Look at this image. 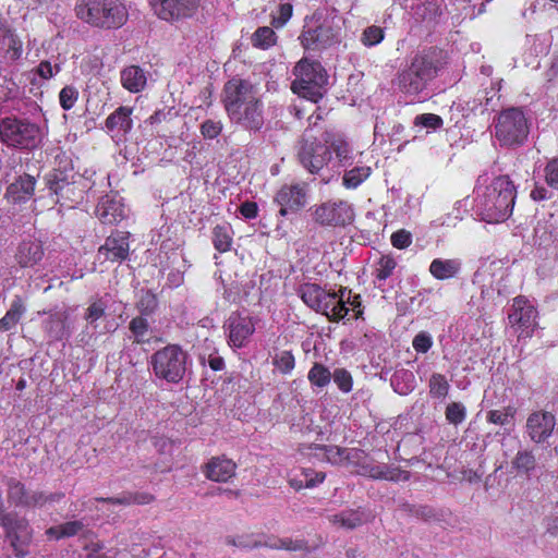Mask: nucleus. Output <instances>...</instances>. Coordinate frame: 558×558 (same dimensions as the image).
I'll use <instances>...</instances> for the list:
<instances>
[{"label": "nucleus", "mask_w": 558, "mask_h": 558, "mask_svg": "<svg viewBox=\"0 0 558 558\" xmlns=\"http://www.w3.org/2000/svg\"><path fill=\"white\" fill-rule=\"evenodd\" d=\"M441 65L440 50L436 48L424 50L416 54L411 63L398 74L399 89L409 95H418L437 76Z\"/></svg>", "instance_id": "f257e3e1"}, {"label": "nucleus", "mask_w": 558, "mask_h": 558, "mask_svg": "<svg viewBox=\"0 0 558 558\" xmlns=\"http://www.w3.org/2000/svg\"><path fill=\"white\" fill-rule=\"evenodd\" d=\"M515 187L508 177L496 178L482 196L477 198L476 208L482 219L489 222L505 221L513 210Z\"/></svg>", "instance_id": "f03ea898"}, {"label": "nucleus", "mask_w": 558, "mask_h": 558, "mask_svg": "<svg viewBox=\"0 0 558 558\" xmlns=\"http://www.w3.org/2000/svg\"><path fill=\"white\" fill-rule=\"evenodd\" d=\"M75 15L90 26L112 29L128 20V11L119 0H77Z\"/></svg>", "instance_id": "7ed1b4c3"}, {"label": "nucleus", "mask_w": 558, "mask_h": 558, "mask_svg": "<svg viewBox=\"0 0 558 558\" xmlns=\"http://www.w3.org/2000/svg\"><path fill=\"white\" fill-rule=\"evenodd\" d=\"M494 129L499 145L507 148L522 146L530 133L527 118L515 107L502 110L495 120Z\"/></svg>", "instance_id": "20e7f679"}, {"label": "nucleus", "mask_w": 558, "mask_h": 558, "mask_svg": "<svg viewBox=\"0 0 558 558\" xmlns=\"http://www.w3.org/2000/svg\"><path fill=\"white\" fill-rule=\"evenodd\" d=\"M292 90L299 96L317 102L325 94L327 73L319 62L303 59L294 68Z\"/></svg>", "instance_id": "39448f33"}, {"label": "nucleus", "mask_w": 558, "mask_h": 558, "mask_svg": "<svg viewBox=\"0 0 558 558\" xmlns=\"http://www.w3.org/2000/svg\"><path fill=\"white\" fill-rule=\"evenodd\" d=\"M154 374L168 383H179L186 372L187 353L178 344H168L151 355Z\"/></svg>", "instance_id": "423d86ee"}, {"label": "nucleus", "mask_w": 558, "mask_h": 558, "mask_svg": "<svg viewBox=\"0 0 558 558\" xmlns=\"http://www.w3.org/2000/svg\"><path fill=\"white\" fill-rule=\"evenodd\" d=\"M331 133L325 132L323 140H318L311 132L305 131L298 146V159L311 173H318L331 159L328 146Z\"/></svg>", "instance_id": "0eeeda50"}, {"label": "nucleus", "mask_w": 558, "mask_h": 558, "mask_svg": "<svg viewBox=\"0 0 558 558\" xmlns=\"http://www.w3.org/2000/svg\"><path fill=\"white\" fill-rule=\"evenodd\" d=\"M317 24H306L300 35L301 45L307 50H322L340 43L341 26L336 16L316 20Z\"/></svg>", "instance_id": "6e6552de"}, {"label": "nucleus", "mask_w": 558, "mask_h": 558, "mask_svg": "<svg viewBox=\"0 0 558 558\" xmlns=\"http://www.w3.org/2000/svg\"><path fill=\"white\" fill-rule=\"evenodd\" d=\"M0 136L8 146L32 149L41 140L37 124L16 118H4L0 122Z\"/></svg>", "instance_id": "1a4fd4ad"}, {"label": "nucleus", "mask_w": 558, "mask_h": 558, "mask_svg": "<svg viewBox=\"0 0 558 558\" xmlns=\"http://www.w3.org/2000/svg\"><path fill=\"white\" fill-rule=\"evenodd\" d=\"M313 219L323 227H345L354 220V209L342 199H330L313 208Z\"/></svg>", "instance_id": "9d476101"}, {"label": "nucleus", "mask_w": 558, "mask_h": 558, "mask_svg": "<svg viewBox=\"0 0 558 558\" xmlns=\"http://www.w3.org/2000/svg\"><path fill=\"white\" fill-rule=\"evenodd\" d=\"M0 524L10 539L15 555L24 557L27 555V547L33 539V530L28 521L14 512L0 514Z\"/></svg>", "instance_id": "9b49d317"}, {"label": "nucleus", "mask_w": 558, "mask_h": 558, "mask_svg": "<svg viewBox=\"0 0 558 558\" xmlns=\"http://www.w3.org/2000/svg\"><path fill=\"white\" fill-rule=\"evenodd\" d=\"M258 97L257 88L252 83L241 78H232L225 85L222 102L228 114L244 105H250Z\"/></svg>", "instance_id": "f8f14e48"}, {"label": "nucleus", "mask_w": 558, "mask_h": 558, "mask_svg": "<svg viewBox=\"0 0 558 558\" xmlns=\"http://www.w3.org/2000/svg\"><path fill=\"white\" fill-rule=\"evenodd\" d=\"M223 329L231 348H243L255 331L253 319L240 312H232L223 324Z\"/></svg>", "instance_id": "ddd939ff"}, {"label": "nucleus", "mask_w": 558, "mask_h": 558, "mask_svg": "<svg viewBox=\"0 0 558 558\" xmlns=\"http://www.w3.org/2000/svg\"><path fill=\"white\" fill-rule=\"evenodd\" d=\"M201 0H151V7L161 20L180 21L194 15Z\"/></svg>", "instance_id": "4468645a"}, {"label": "nucleus", "mask_w": 558, "mask_h": 558, "mask_svg": "<svg viewBox=\"0 0 558 558\" xmlns=\"http://www.w3.org/2000/svg\"><path fill=\"white\" fill-rule=\"evenodd\" d=\"M275 202L280 206L281 216L300 210L307 203L306 185L300 183L282 185L275 196Z\"/></svg>", "instance_id": "2eb2a0df"}, {"label": "nucleus", "mask_w": 558, "mask_h": 558, "mask_svg": "<svg viewBox=\"0 0 558 558\" xmlns=\"http://www.w3.org/2000/svg\"><path fill=\"white\" fill-rule=\"evenodd\" d=\"M555 426L556 418L553 413L535 411L527 416L525 430L533 442L543 444L553 435Z\"/></svg>", "instance_id": "dca6fc26"}, {"label": "nucleus", "mask_w": 558, "mask_h": 558, "mask_svg": "<svg viewBox=\"0 0 558 558\" xmlns=\"http://www.w3.org/2000/svg\"><path fill=\"white\" fill-rule=\"evenodd\" d=\"M129 238L130 233L126 231L112 232L98 248V258L112 263L125 260L130 253Z\"/></svg>", "instance_id": "f3484780"}, {"label": "nucleus", "mask_w": 558, "mask_h": 558, "mask_svg": "<svg viewBox=\"0 0 558 558\" xmlns=\"http://www.w3.org/2000/svg\"><path fill=\"white\" fill-rule=\"evenodd\" d=\"M230 120L246 130L257 132L264 125L263 102L260 97L254 99L250 105L228 113Z\"/></svg>", "instance_id": "a211bd4d"}, {"label": "nucleus", "mask_w": 558, "mask_h": 558, "mask_svg": "<svg viewBox=\"0 0 558 558\" xmlns=\"http://www.w3.org/2000/svg\"><path fill=\"white\" fill-rule=\"evenodd\" d=\"M48 315L43 322V329L50 341H61L71 336V313L68 308L59 311H44Z\"/></svg>", "instance_id": "6ab92c4d"}, {"label": "nucleus", "mask_w": 558, "mask_h": 558, "mask_svg": "<svg viewBox=\"0 0 558 558\" xmlns=\"http://www.w3.org/2000/svg\"><path fill=\"white\" fill-rule=\"evenodd\" d=\"M202 471L205 477L213 482L227 483L235 476L236 463L226 456L213 457L204 464Z\"/></svg>", "instance_id": "aec40b11"}, {"label": "nucleus", "mask_w": 558, "mask_h": 558, "mask_svg": "<svg viewBox=\"0 0 558 558\" xmlns=\"http://www.w3.org/2000/svg\"><path fill=\"white\" fill-rule=\"evenodd\" d=\"M536 310L524 296H517L513 300L511 313L508 319L512 325H519L525 329H531L536 326Z\"/></svg>", "instance_id": "412c9836"}, {"label": "nucleus", "mask_w": 558, "mask_h": 558, "mask_svg": "<svg viewBox=\"0 0 558 558\" xmlns=\"http://www.w3.org/2000/svg\"><path fill=\"white\" fill-rule=\"evenodd\" d=\"M36 179L33 175L24 173L19 175L14 182L9 184L5 197L9 203L21 204L29 201L35 192Z\"/></svg>", "instance_id": "4be33fe9"}, {"label": "nucleus", "mask_w": 558, "mask_h": 558, "mask_svg": "<svg viewBox=\"0 0 558 558\" xmlns=\"http://www.w3.org/2000/svg\"><path fill=\"white\" fill-rule=\"evenodd\" d=\"M46 185L57 196V203L61 206H71L75 201V180H64L58 177H45Z\"/></svg>", "instance_id": "5701e85b"}, {"label": "nucleus", "mask_w": 558, "mask_h": 558, "mask_svg": "<svg viewBox=\"0 0 558 558\" xmlns=\"http://www.w3.org/2000/svg\"><path fill=\"white\" fill-rule=\"evenodd\" d=\"M43 256L44 250L40 242L29 240L19 245L15 259L21 267H33L43 259Z\"/></svg>", "instance_id": "b1692460"}, {"label": "nucleus", "mask_w": 558, "mask_h": 558, "mask_svg": "<svg viewBox=\"0 0 558 558\" xmlns=\"http://www.w3.org/2000/svg\"><path fill=\"white\" fill-rule=\"evenodd\" d=\"M133 108L128 106H120L117 108L105 121L106 128L121 134H128L133 128L132 120Z\"/></svg>", "instance_id": "393cba45"}, {"label": "nucleus", "mask_w": 558, "mask_h": 558, "mask_svg": "<svg viewBox=\"0 0 558 558\" xmlns=\"http://www.w3.org/2000/svg\"><path fill=\"white\" fill-rule=\"evenodd\" d=\"M96 215L106 225H114L124 217L122 205L108 197L98 204Z\"/></svg>", "instance_id": "a878e982"}, {"label": "nucleus", "mask_w": 558, "mask_h": 558, "mask_svg": "<svg viewBox=\"0 0 558 558\" xmlns=\"http://www.w3.org/2000/svg\"><path fill=\"white\" fill-rule=\"evenodd\" d=\"M147 82L146 74L138 65H130L121 71V83L131 93L141 92Z\"/></svg>", "instance_id": "bb28decb"}, {"label": "nucleus", "mask_w": 558, "mask_h": 558, "mask_svg": "<svg viewBox=\"0 0 558 558\" xmlns=\"http://www.w3.org/2000/svg\"><path fill=\"white\" fill-rule=\"evenodd\" d=\"M345 291L347 289H341L339 291L340 294L337 292H330L331 300L325 301L326 311H320V313L325 315L329 320L339 322L348 315L349 308L345 306L344 300Z\"/></svg>", "instance_id": "cd10ccee"}, {"label": "nucleus", "mask_w": 558, "mask_h": 558, "mask_svg": "<svg viewBox=\"0 0 558 558\" xmlns=\"http://www.w3.org/2000/svg\"><path fill=\"white\" fill-rule=\"evenodd\" d=\"M461 263L458 259L436 258L429 265V272L438 280H447L457 276Z\"/></svg>", "instance_id": "c85d7f7f"}, {"label": "nucleus", "mask_w": 558, "mask_h": 558, "mask_svg": "<svg viewBox=\"0 0 558 558\" xmlns=\"http://www.w3.org/2000/svg\"><path fill=\"white\" fill-rule=\"evenodd\" d=\"M86 524L83 520L68 521L59 525L50 526L46 530L49 538L59 541L78 535L84 531Z\"/></svg>", "instance_id": "c756f323"}, {"label": "nucleus", "mask_w": 558, "mask_h": 558, "mask_svg": "<svg viewBox=\"0 0 558 558\" xmlns=\"http://www.w3.org/2000/svg\"><path fill=\"white\" fill-rule=\"evenodd\" d=\"M444 7V0H425L414 8V13L427 23H437L442 15Z\"/></svg>", "instance_id": "7c9ffc66"}, {"label": "nucleus", "mask_w": 558, "mask_h": 558, "mask_svg": "<svg viewBox=\"0 0 558 558\" xmlns=\"http://www.w3.org/2000/svg\"><path fill=\"white\" fill-rule=\"evenodd\" d=\"M7 498L11 505L15 507L27 506L32 490H28L22 482L13 477L7 481Z\"/></svg>", "instance_id": "2f4dec72"}, {"label": "nucleus", "mask_w": 558, "mask_h": 558, "mask_svg": "<svg viewBox=\"0 0 558 558\" xmlns=\"http://www.w3.org/2000/svg\"><path fill=\"white\" fill-rule=\"evenodd\" d=\"M329 521L341 527L353 530L367 521V517L361 510H345L329 517Z\"/></svg>", "instance_id": "473e14b6"}, {"label": "nucleus", "mask_w": 558, "mask_h": 558, "mask_svg": "<svg viewBox=\"0 0 558 558\" xmlns=\"http://www.w3.org/2000/svg\"><path fill=\"white\" fill-rule=\"evenodd\" d=\"M265 547H269L272 549H286V550H290V551H304V553L311 551L307 541L292 539L290 537L276 538V537L269 536L265 541Z\"/></svg>", "instance_id": "72a5a7b5"}, {"label": "nucleus", "mask_w": 558, "mask_h": 558, "mask_svg": "<svg viewBox=\"0 0 558 558\" xmlns=\"http://www.w3.org/2000/svg\"><path fill=\"white\" fill-rule=\"evenodd\" d=\"M24 313H25V307H24L21 299L14 300L12 302L9 311L0 319V331H9L13 327H15L16 324L22 318Z\"/></svg>", "instance_id": "f704fd0d"}, {"label": "nucleus", "mask_w": 558, "mask_h": 558, "mask_svg": "<svg viewBox=\"0 0 558 558\" xmlns=\"http://www.w3.org/2000/svg\"><path fill=\"white\" fill-rule=\"evenodd\" d=\"M511 464H512V468L518 473L530 474L536 468V458L532 450H529V449L519 450L515 453Z\"/></svg>", "instance_id": "c9c22d12"}, {"label": "nucleus", "mask_w": 558, "mask_h": 558, "mask_svg": "<svg viewBox=\"0 0 558 558\" xmlns=\"http://www.w3.org/2000/svg\"><path fill=\"white\" fill-rule=\"evenodd\" d=\"M129 329L134 338V343L144 344L149 342V324L145 316L140 315L132 318V320L129 324Z\"/></svg>", "instance_id": "e433bc0d"}, {"label": "nucleus", "mask_w": 558, "mask_h": 558, "mask_svg": "<svg viewBox=\"0 0 558 558\" xmlns=\"http://www.w3.org/2000/svg\"><path fill=\"white\" fill-rule=\"evenodd\" d=\"M320 450L325 451L326 459L333 463H341L344 460L356 458L359 451L356 449L340 448L337 446H322Z\"/></svg>", "instance_id": "4c0bfd02"}, {"label": "nucleus", "mask_w": 558, "mask_h": 558, "mask_svg": "<svg viewBox=\"0 0 558 558\" xmlns=\"http://www.w3.org/2000/svg\"><path fill=\"white\" fill-rule=\"evenodd\" d=\"M107 310V302L101 299L97 298L94 299L88 307L86 308V312L84 314V319L86 320L88 326H92L94 329L97 328V320L100 319L106 315Z\"/></svg>", "instance_id": "58836bf2"}, {"label": "nucleus", "mask_w": 558, "mask_h": 558, "mask_svg": "<svg viewBox=\"0 0 558 558\" xmlns=\"http://www.w3.org/2000/svg\"><path fill=\"white\" fill-rule=\"evenodd\" d=\"M371 168L369 167H355L349 171H345L343 175V185L347 189H355L362 182H364L369 175H371Z\"/></svg>", "instance_id": "ea45409f"}, {"label": "nucleus", "mask_w": 558, "mask_h": 558, "mask_svg": "<svg viewBox=\"0 0 558 558\" xmlns=\"http://www.w3.org/2000/svg\"><path fill=\"white\" fill-rule=\"evenodd\" d=\"M213 243L217 251L225 253L230 250L232 238L228 226H216L213 230Z\"/></svg>", "instance_id": "a19ab883"}, {"label": "nucleus", "mask_w": 558, "mask_h": 558, "mask_svg": "<svg viewBox=\"0 0 558 558\" xmlns=\"http://www.w3.org/2000/svg\"><path fill=\"white\" fill-rule=\"evenodd\" d=\"M276 33L271 27H258L252 36V43L255 47L267 49L276 43Z\"/></svg>", "instance_id": "79ce46f5"}, {"label": "nucleus", "mask_w": 558, "mask_h": 558, "mask_svg": "<svg viewBox=\"0 0 558 558\" xmlns=\"http://www.w3.org/2000/svg\"><path fill=\"white\" fill-rule=\"evenodd\" d=\"M158 306V300L156 294L151 290H142L140 300L136 303V307L141 315H151Z\"/></svg>", "instance_id": "37998d69"}, {"label": "nucleus", "mask_w": 558, "mask_h": 558, "mask_svg": "<svg viewBox=\"0 0 558 558\" xmlns=\"http://www.w3.org/2000/svg\"><path fill=\"white\" fill-rule=\"evenodd\" d=\"M307 378L312 385L317 387H325L331 380V373L323 364L315 363L310 369Z\"/></svg>", "instance_id": "c03bdc74"}, {"label": "nucleus", "mask_w": 558, "mask_h": 558, "mask_svg": "<svg viewBox=\"0 0 558 558\" xmlns=\"http://www.w3.org/2000/svg\"><path fill=\"white\" fill-rule=\"evenodd\" d=\"M515 414V409L512 407H506L502 410H490L487 412V421L489 423L506 426L512 423Z\"/></svg>", "instance_id": "a18cd8bd"}, {"label": "nucleus", "mask_w": 558, "mask_h": 558, "mask_svg": "<svg viewBox=\"0 0 558 558\" xmlns=\"http://www.w3.org/2000/svg\"><path fill=\"white\" fill-rule=\"evenodd\" d=\"M449 383L441 374H433L429 378V393L433 398L441 399L448 395Z\"/></svg>", "instance_id": "49530a36"}, {"label": "nucleus", "mask_w": 558, "mask_h": 558, "mask_svg": "<svg viewBox=\"0 0 558 558\" xmlns=\"http://www.w3.org/2000/svg\"><path fill=\"white\" fill-rule=\"evenodd\" d=\"M384 28L376 25H372L363 31L361 41L366 47H373L380 44L384 40Z\"/></svg>", "instance_id": "de8ad7c7"}, {"label": "nucleus", "mask_w": 558, "mask_h": 558, "mask_svg": "<svg viewBox=\"0 0 558 558\" xmlns=\"http://www.w3.org/2000/svg\"><path fill=\"white\" fill-rule=\"evenodd\" d=\"M320 295H324V289L316 283H306L300 289L301 299L311 308Z\"/></svg>", "instance_id": "09e8293b"}, {"label": "nucleus", "mask_w": 558, "mask_h": 558, "mask_svg": "<svg viewBox=\"0 0 558 558\" xmlns=\"http://www.w3.org/2000/svg\"><path fill=\"white\" fill-rule=\"evenodd\" d=\"M311 470H307L303 473V478H291L290 485L296 490H300L303 487L311 488L322 483L325 478L324 473H316L314 477L311 476Z\"/></svg>", "instance_id": "8fccbe9b"}, {"label": "nucleus", "mask_w": 558, "mask_h": 558, "mask_svg": "<svg viewBox=\"0 0 558 558\" xmlns=\"http://www.w3.org/2000/svg\"><path fill=\"white\" fill-rule=\"evenodd\" d=\"M268 536L265 535H242L233 539L232 544L240 548H257V547H265V541Z\"/></svg>", "instance_id": "3c124183"}, {"label": "nucleus", "mask_w": 558, "mask_h": 558, "mask_svg": "<svg viewBox=\"0 0 558 558\" xmlns=\"http://www.w3.org/2000/svg\"><path fill=\"white\" fill-rule=\"evenodd\" d=\"M222 129V122L213 119L205 120L199 126L201 134L205 140L217 138L221 134Z\"/></svg>", "instance_id": "603ef678"}, {"label": "nucleus", "mask_w": 558, "mask_h": 558, "mask_svg": "<svg viewBox=\"0 0 558 558\" xmlns=\"http://www.w3.org/2000/svg\"><path fill=\"white\" fill-rule=\"evenodd\" d=\"M397 263L393 257L390 255L381 256L378 262V267L376 269V278L378 280H386L392 275L393 269L396 268Z\"/></svg>", "instance_id": "864d4df0"}, {"label": "nucleus", "mask_w": 558, "mask_h": 558, "mask_svg": "<svg viewBox=\"0 0 558 558\" xmlns=\"http://www.w3.org/2000/svg\"><path fill=\"white\" fill-rule=\"evenodd\" d=\"M294 356L290 351H282L274 359V365L282 373L288 374L294 368Z\"/></svg>", "instance_id": "5fc2aeb1"}, {"label": "nucleus", "mask_w": 558, "mask_h": 558, "mask_svg": "<svg viewBox=\"0 0 558 558\" xmlns=\"http://www.w3.org/2000/svg\"><path fill=\"white\" fill-rule=\"evenodd\" d=\"M331 378H333V381L338 386V388L343 392H349L352 390V376L351 374L344 369V368H337L331 374Z\"/></svg>", "instance_id": "6e6d98bb"}, {"label": "nucleus", "mask_w": 558, "mask_h": 558, "mask_svg": "<svg viewBox=\"0 0 558 558\" xmlns=\"http://www.w3.org/2000/svg\"><path fill=\"white\" fill-rule=\"evenodd\" d=\"M465 408L462 403L452 402L446 409V418L454 425L462 423L465 418Z\"/></svg>", "instance_id": "4d7b16f0"}, {"label": "nucleus", "mask_w": 558, "mask_h": 558, "mask_svg": "<svg viewBox=\"0 0 558 558\" xmlns=\"http://www.w3.org/2000/svg\"><path fill=\"white\" fill-rule=\"evenodd\" d=\"M444 124L441 117L434 113L418 114L414 119V125H421L427 129L437 130Z\"/></svg>", "instance_id": "13d9d810"}, {"label": "nucleus", "mask_w": 558, "mask_h": 558, "mask_svg": "<svg viewBox=\"0 0 558 558\" xmlns=\"http://www.w3.org/2000/svg\"><path fill=\"white\" fill-rule=\"evenodd\" d=\"M78 98V92L73 86H65L59 94L60 105L64 110H70L74 107Z\"/></svg>", "instance_id": "bf43d9fd"}, {"label": "nucleus", "mask_w": 558, "mask_h": 558, "mask_svg": "<svg viewBox=\"0 0 558 558\" xmlns=\"http://www.w3.org/2000/svg\"><path fill=\"white\" fill-rule=\"evenodd\" d=\"M412 243V234L404 230H398L391 235V244L399 250L407 248Z\"/></svg>", "instance_id": "052dcab7"}, {"label": "nucleus", "mask_w": 558, "mask_h": 558, "mask_svg": "<svg viewBox=\"0 0 558 558\" xmlns=\"http://www.w3.org/2000/svg\"><path fill=\"white\" fill-rule=\"evenodd\" d=\"M432 344V337L425 331L418 332L412 342L414 350L420 353H426L430 349Z\"/></svg>", "instance_id": "680f3d73"}, {"label": "nucleus", "mask_w": 558, "mask_h": 558, "mask_svg": "<svg viewBox=\"0 0 558 558\" xmlns=\"http://www.w3.org/2000/svg\"><path fill=\"white\" fill-rule=\"evenodd\" d=\"M410 478V473L408 471H403L397 466H391L385 464L384 480L386 481H408Z\"/></svg>", "instance_id": "e2e57ef3"}, {"label": "nucleus", "mask_w": 558, "mask_h": 558, "mask_svg": "<svg viewBox=\"0 0 558 558\" xmlns=\"http://www.w3.org/2000/svg\"><path fill=\"white\" fill-rule=\"evenodd\" d=\"M73 169L74 167L71 158L66 155V153L58 148L57 154L54 155L53 169L51 171L65 170L66 172Z\"/></svg>", "instance_id": "0e129e2a"}, {"label": "nucleus", "mask_w": 558, "mask_h": 558, "mask_svg": "<svg viewBox=\"0 0 558 558\" xmlns=\"http://www.w3.org/2000/svg\"><path fill=\"white\" fill-rule=\"evenodd\" d=\"M15 36L9 29V27L0 28V50L14 49V51L16 52L17 49L15 48Z\"/></svg>", "instance_id": "69168bd1"}, {"label": "nucleus", "mask_w": 558, "mask_h": 558, "mask_svg": "<svg viewBox=\"0 0 558 558\" xmlns=\"http://www.w3.org/2000/svg\"><path fill=\"white\" fill-rule=\"evenodd\" d=\"M545 172L547 183L558 189V159L550 160L545 168Z\"/></svg>", "instance_id": "338daca9"}, {"label": "nucleus", "mask_w": 558, "mask_h": 558, "mask_svg": "<svg viewBox=\"0 0 558 558\" xmlns=\"http://www.w3.org/2000/svg\"><path fill=\"white\" fill-rule=\"evenodd\" d=\"M59 71L60 66L58 64L52 66L49 61H41L36 68V73L44 80L52 77L54 73H58Z\"/></svg>", "instance_id": "774afa93"}]
</instances>
